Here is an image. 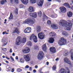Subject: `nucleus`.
<instances>
[{"label": "nucleus", "mask_w": 73, "mask_h": 73, "mask_svg": "<svg viewBox=\"0 0 73 73\" xmlns=\"http://www.w3.org/2000/svg\"><path fill=\"white\" fill-rule=\"evenodd\" d=\"M59 24L63 27H65V29L68 31H70L72 27V23L70 21H69L68 23H67L65 20H61L59 22Z\"/></svg>", "instance_id": "1"}, {"label": "nucleus", "mask_w": 73, "mask_h": 73, "mask_svg": "<svg viewBox=\"0 0 73 73\" xmlns=\"http://www.w3.org/2000/svg\"><path fill=\"white\" fill-rule=\"evenodd\" d=\"M20 62L21 63H23L24 62V60L23 59H20Z\"/></svg>", "instance_id": "44"}, {"label": "nucleus", "mask_w": 73, "mask_h": 73, "mask_svg": "<svg viewBox=\"0 0 73 73\" xmlns=\"http://www.w3.org/2000/svg\"><path fill=\"white\" fill-rule=\"evenodd\" d=\"M17 71L18 72H21L23 70L22 69L20 68H18L17 70Z\"/></svg>", "instance_id": "40"}, {"label": "nucleus", "mask_w": 73, "mask_h": 73, "mask_svg": "<svg viewBox=\"0 0 73 73\" xmlns=\"http://www.w3.org/2000/svg\"><path fill=\"white\" fill-rule=\"evenodd\" d=\"M64 61L66 63H67L68 64L70 65L71 64V62L69 60V59L67 58H65L64 59Z\"/></svg>", "instance_id": "14"}, {"label": "nucleus", "mask_w": 73, "mask_h": 73, "mask_svg": "<svg viewBox=\"0 0 73 73\" xmlns=\"http://www.w3.org/2000/svg\"><path fill=\"white\" fill-rule=\"evenodd\" d=\"M38 36L40 40H43L45 38V35L42 32L39 33L38 34Z\"/></svg>", "instance_id": "9"}, {"label": "nucleus", "mask_w": 73, "mask_h": 73, "mask_svg": "<svg viewBox=\"0 0 73 73\" xmlns=\"http://www.w3.org/2000/svg\"><path fill=\"white\" fill-rule=\"evenodd\" d=\"M33 72L34 73H36V70H34Z\"/></svg>", "instance_id": "52"}, {"label": "nucleus", "mask_w": 73, "mask_h": 73, "mask_svg": "<svg viewBox=\"0 0 73 73\" xmlns=\"http://www.w3.org/2000/svg\"><path fill=\"white\" fill-rule=\"evenodd\" d=\"M49 35L50 36H56V34L54 32H51L49 34Z\"/></svg>", "instance_id": "29"}, {"label": "nucleus", "mask_w": 73, "mask_h": 73, "mask_svg": "<svg viewBox=\"0 0 73 73\" xmlns=\"http://www.w3.org/2000/svg\"><path fill=\"white\" fill-rule=\"evenodd\" d=\"M63 5L65 6V7H67V8H70V7L68 3H65Z\"/></svg>", "instance_id": "26"}, {"label": "nucleus", "mask_w": 73, "mask_h": 73, "mask_svg": "<svg viewBox=\"0 0 73 73\" xmlns=\"http://www.w3.org/2000/svg\"><path fill=\"white\" fill-rule=\"evenodd\" d=\"M2 50H3V51H4V52H5L7 50V49H6V48H2Z\"/></svg>", "instance_id": "46"}, {"label": "nucleus", "mask_w": 73, "mask_h": 73, "mask_svg": "<svg viewBox=\"0 0 73 73\" xmlns=\"http://www.w3.org/2000/svg\"><path fill=\"white\" fill-rule=\"evenodd\" d=\"M26 39V38H23L22 39L20 36H18L16 39L15 44L17 45H19L21 43H25Z\"/></svg>", "instance_id": "2"}, {"label": "nucleus", "mask_w": 73, "mask_h": 73, "mask_svg": "<svg viewBox=\"0 0 73 73\" xmlns=\"http://www.w3.org/2000/svg\"><path fill=\"white\" fill-rule=\"evenodd\" d=\"M29 68V66L27 65L25 67V69H28Z\"/></svg>", "instance_id": "45"}, {"label": "nucleus", "mask_w": 73, "mask_h": 73, "mask_svg": "<svg viewBox=\"0 0 73 73\" xmlns=\"http://www.w3.org/2000/svg\"><path fill=\"white\" fill-rule=\"evenodd\" d=\"M30 3L31 4H35L36 0H30Z\"/></svg>", "instance_id": "33"}, {"label": "nucleus", "mask_w": 73, "mask_h": 73, "mask_svg": "<svg viewBox=\"0 0 73 73\" xmlns=\"http://www.w3.org/2000/svg\"><path fill=\"white\" fill-rule=\"evenodd\" d=\"M30 40H33L35 42H37V37L34 34L31 36L30 38Z\"/></svg>", "instance_id": "7"}, {"label": "nucleus", "mask_w": 73, "mask_h": 73, "mask_svg": "<svg viewBox=\"0 0 73 73\" xmlns=\"http://www.w3.org/2000/svg\"><path fill=\"white\" fill-rule=\"evenodd\" d=\"M67 72L68 73H70V71H69V70L68 68H67Z\"/></svg>", "instance_id": "47"}, {"label": "nucleus", "mask_w": 73, "mask_h": 73, "mask_svg": "<svg viewBox=\"0 0 73 73\" xmlns=\"http://www.w3.org/2000/svg\"><path fill=\"white\" fill-rule=\"evenodd\" d=\"M51 28L53 29H58V26L57 25L53 24L51 25Z\"/></svg>", "instance_id": "22"}, {"label": "nucleus", "mask_w": 73, "mask_h": 73, "mask_svg": "<svg viewBox=\"0 0 73 73\" xmlns=\"http://www.w3.org/2000/svg\"><path fill=\"white\" fill-rule=\"evenodd\" d=\"M57 1H58V2H60L61 0H56Z\"/></svg>", "instance_id": "62"}, {"label": "nucleus", "mask_w": 73, "mask_h": 73, "mask_svg": "<svg viewBox=\"0 0 73 73\" xmlns=\"http://www.w3.org/2000/svg\"><path fill=\"white\" fill-rule=\"evenodd\" d=\"M60 73H66V71L65 69L62 68L60 70Z\"/></svg>", "instance_id": "30"}, {"label": "nucleus", "mask_w": 73, "mask_h": 73, "mask_svg": "<svg viewBox=\"0 0 73 73\" xmlns=\"http://www.w3.org/2000/svg\"><path fill=\"white\" fill-rule=\"evenodd\" d=\"M68 52H64L63 53V55L64 56H68Z\"/></svg>", "instance_id": "37"}, {"label": "nucleus", "mask_w": 73, "mask_h": 73, "mask_svg": "<svg viewBox=\"0 0 73 73\" xmlns=\"http://www.w3.org/2000/svg\"><path fill=\"white\" fill-rule=\"evenodd\" d=\"M24 59L25 60L26 62L29 61L31 60V55H30V54H28L25 55Z\"/></svg>", "instance_id": "8"}, {"label": "nucleus", "mask_w": 73, "mask_h": 73, "mask_svg": "<svg viewBox=\"0 0 73 73\" xmlns=\"http://www.w3.org/2000/svg\"><path fill=\"white\" fill-rule=\"evenodd\" d=\"M7 2V1L5 0H3L1 1L0 3L1 4L3 5V4H4L5 3H6Z\"/></svg>", "instance_id": "31"}, {"label": "nucleus", "mask_w": 73, "mask_h": 73, "mask_svg": "<svg viewBox=\"0 0 73 73\" xmlns=\"http://www.w3.org/2000/svg\"><path fill=\"white\" fill-rule=\"evenodd\" d=\"M71 2L73 4V0H71Z\"/></svg>", "instance_id": "64"}, {"label": "nucleus", "mask_w": 73, "mask_h": 73, "mask_svg": "<svg viewBox=\"0 0 73 73\" xmlns=\"http://www.w3.org/2000/svg\"><path fill=\"white\" fill-rule=\"evenodd\" d=\"M27 44L28 46H32V42L31 41H28Z\"/></svg>", "instance_id": "32"}, {"label": "nucleus", "mask_w": 73, "mask_h": 73, "mask_svg": "<svg viewBox=\"0 0 73 73\" xmlns=\"http://www.w3.org/2000/svg\"><path fill=\"white\" fill-rule=\"evenodd\" d=\"M50 52L53 53H54L56 52V48L54 47H50Z\"/></svg>", "instance_id": "18"}, {"label": "nucleus", "mask_w": 73, "mask_h": 73, "mask_svg": "<svg viewBox=\"0 0 73 73\" xmlns=\"http://www.w3.org/2000/svg\"><path fill=\"white\" fill-rule=\"evenodd\" d=\"M13 16L12 15V14L11 13V14L10 15V17L9 18V20H11V19H13Z\"/></svg>", "instance_id": "34"}, {"label": "nucleus", "mask_w": 73, "mask_h": 73, "mask_svg": "<svg viewBox=\"0 0 73 73\" xmlns=\"http://www.w3.org/2000/svg\"><path fill=\"white\" fill-rule=\"evenodd\" d=\"M37 58L40 60H42L44 57V52L42 51H40L39 53L37 56Z\"/></svg>", "instance_id": "5"}, {"label": "nucleus", "mask_w": 73, "mask_h": 73, "mask_svg": "<svg viewBox=\"0 0 73 73\" xmlns=\"http://www.w3.org/2000/svg\"><path fill=\"white\" fill-rule=\"evenodd\" d=\"M8 42V39L6 38L5 39L3 38L2 39L1 42H4L3 45H5L7 44V42Z\"/></svg>", "instance_id": "15"}, {"label": "nucleus", "mask_w": 73, "mask_h": 73, "mask_svg": "<svg viewBox=\"0 0 73 73\" xmlns=\"http://www.w3.org/2000/svg\"><path fill=\"white\" fill-rule=\"evenodd\" d=\"M29 70H30V71H32V68L31 67H30L29 68Z\"/></svg>", "instance_id": "49"}, {"label": "nucleus", "mask_w": 73, "mask_h": 73, "mask_svg": "<svg viewBox=\"0 0 73 73\" xmlns=\"http://www.w3.org/2000/svg\"><path fill=\"white\" fill-rule=\"evenodd\" d=\"M44 2V0H41L38 3V5L40 7H42L43 3Z\"/></svg>", "instance_id": "23"}, {"label": "nucleus", "mask_w": 73, "mask_h": 73, "mask_svg": "<svg viewBox=\"0 0 73 73\" xmlns=\"http://www.w3.org/2000/svg\"><path fill=\"white\" fill-rule=\"evenodd\" d=\"M71 9L72 10V11H73V6L71 8Z\"/></svg>", "instance_id": "61"}, {"label": "nucleus", "mask_w": 73, "mask_h": 73, "mask_svg": "<svg viewBox=\"0 0 73 73\" xmlns=\"http://www.w3.org/2000/svg\"><path fill=\"white\" fill-rule=\"evenodd\" d=\"M13 33H16L17 34H19V33H20V31H19V28L17 27L14 28V29Z\"/></svg>", "instance_id": "11"}, {"label": "nucleus", "mask_w": 73, "mask_h": 73, "mask_svg": "<svg viewBox=\"0 0 73 73\" xmlns=\"http://www.w3.org/2000/svg\"><path fill=\"white\" fill-rule=\"evenodd\" d=\"M35 68H36V69H37V68H38V66H37V65H36L35 66Z\"/></svg>", "instance_id": "54"}, {"label": "nucleus", "mask_w": 73, "mask_h": 73, "mask_svg": "<svg viewBox=\"0 0 73 73\" xmlns=\"http://www.w3.org/2000/svg\"><path fill=\"white\" fill-rule=\"evenodd\" d=\"M12 72H14V69H12L11 70Z\"/></svg>", "instance_id": "56"}, {"label": "nucleus", "mask_w": 73, "mask_h": 73, "mask_svg": "<svg viewBox=\"0 0 73 73\" xmlns=\"http://www.w3.org/2000/svg\"><path fill=\"white\" fill-rule=\"evenodd\" d=\"M51 17H54V15H51Z\"/></svg>", "instance_id": "60"}, {"label": "nucleus", "mask_w": 73, "mask_h": 73, "mask_svg": "<svg viewBox=\"0 0 73 73\" xmlns=\"http://www.w3.org/2000/svg\"><path fill=\"white\" fill-rule=\"evenodd\" d=\"M47 48H46V44H44L42 46V49L46 52V49Z\"/></svg>", "instance_id": "21"}, {"label": "nucleus", "mask_w": 73, "mask_h": 73, "mask_svg": "<svg viewBox=\"0 0 73 73\" xmlns=\"http://www.w3.org/2000/svg\"><path fill=\"white\" fill-rule=\"evenodd\" d=\"M35 23V20L29 19H26L24 22V24L33 25Z\"/></svg>", "instance_id": "3"}, {"label": "nucleus", "mask_w": 73, "mask_h": 73, "mask_svg": "<svg viewBox=\"0 0 73 73\" xmlns=\"http://www.w3.org/2000/svg\"><path fill=\"white\" fill-rule=\"evenodd\" d=\"M30 16L34 18H36L37 17V13H31L30 14Z\"/></svg>", "instance_id": "20"}, {"label": "nucleus", "mask_w": 73, "mask_h": 73, "mask_svg": "<svg viewBox=\"0 0 73 73\" xmlns=\"http://www.w3.org/2000/svg\"><path fill=\"white\" fill-rule=\"evenodd\" d=\"M21 1L23 4L24 5H27L28 3V0H21Z\"/></svg>", "instance_id": "17"}, {"label": "nucleus", "mask_w": 73, "mask_h": 73, "mask_svg": "<svg viewBox=\"0 0 73 73\" xmlns=\"http://www.w3.org/2000/svg\"><path fill=\"white\" fill-rule=\"evenodd\" d=\"M47 24L48 25H50L51 24V22L49 20L47 21Z\"/></svg>", "instance_id": "43"}, {"label": "nucleus", "mask_w": 73, "mask_h": 73, "mask_svg": "<svg viewBox=\"0 0 73 73\" xmlns=\"http://www.w3.org/2000/svg\"><path fill=\"white\" fill-rule=\"evenodd\" d=\"M58 59H59V58H58L56 59L55 60L56 61H58Z\"/></svg>", "instance_id": "55"}, {"label": "nucleus", "mask_w": 73, "mask_h": 73, "mask_svg": "<svg viewBox=\"0 0 73 73\" xmlns=\"http://www.w3.org/2000/svg\"><path fill=\"white\" fill-rule=\"evenodd\" d=\"M8 70L9 71V72H10V71L11 70V67H9L8 68Z\"/></svg>", "instance_id": "50"}, {"label": "nucleus", "mask_w": 73, "mask_h": 73, "mask_svg": "<svg viewBox=\"0 0 73 73\" xmlns=\"http://www.w3.org/2000/svg\"><path fill=\"white\" fill-rule=\"evenodd\" d=\"M12 56H15V53H13V54Z\"/></svg>", "instance_id": "63"}, {"label": "nucleus", "mask_w": 73, "mask_h": 73, "mask_svg": "<svg viewBox=\"0 0 73 73\" xmlns=\"http://www.w3.org/2000/svg\"><path fill=\"white\" fill-rule=\"evenodd\" d=\"M15 58H16V60H18V56H16V57Z\"/></svg>", "instance_id": "58"}, {"label": "nucleus", "mask_w": 73, "mask_h": 73, "mask_svg": "<svg viewBox=\"0 0 73 73\" xmlns=\"http://www.w3.org/2000/svg\"><path fill=\"white\" fill-rule=\"evenodd\" d=\"M36 31L37 32H40L41 31V27L40 26H38L36 27Z\"/></svg>", "instance_id": "25"}, {"label": "nucleus", "mask_w": 73, "mask_h": 73, "mask_svg": "<svg viewBox=\"0 0 73 73\" xmlns=\"http://www.w3.org/2000/svg\"><path fill=\"white\" fill-rule=\"evenodd\" d=\"M54 41V39L52 37L50 38L48 40L49 42L51 44H52Z\"/></svg>", "instance_id": "24"}, {"label": "nucleus", "mask_w": 73, "mask_h": 73, "mask_svg": "<svg viewBox=\"0 0 73 73\" xmlns=\"http://www.w3.org/2000/svg\"><path fill=\"white\" fill-rule=\"evenodd\" d=\"M62 35L65 36H68V33L65 31H62Z\"/></svg>", "instance_id": "28"}, {"label": "nucleus", "mask_w": 73, "mask_h": 73, "mask_svg": "<svg viewBox=\"0 0 73 73\" xmlns=\"http://www.w3.org/2000/svg\"><path fill=\"white\" fill-rule=\"evenodd\" d=\"M52 69L53 70H56V66H54L52 67Z\"/></svg>", "instance_id": "41"}, {"label": "nucleus", "mask_w": 73, "mask_h": 73, "mask_svg": "<svg viewBox=\"0 0 73 73\" xmlns=\"http://www.w3.org/2000/svg\"><path fill=\"white\" fill-rule=\"evenodd\" d=\"M30 48L29 47H27L25 50H23V53H28L30 52Z\"/></svg>", "instance_id": "12"}, {"label": "nucleus", "mask_w": 73, "mask_h": 73, "mask_svg": "<svg viewBox=\"0 0 73 73\" xmlns=\"http://www.w3.org/2000/svg\"><path fill=\"white\" fill-rule=\"evenodd\" d=\"M12 48H11L10 49L9 52L10 53H12Z\"/></svg>", "instance_id": "48"}, {"label": "nucleus", "mask_w": 73, "mask_h": 73, "mask_svg": "<svg viewBox=\"0 0 73 73\" xmlns=\"http://www.w3.org/2000/svg\"><path fill=\"white\" fill-rule=\"evenodd\" d=\"M32 31V28L30 27L26 28L24 31V33H29L31 32Z\"/></svg>", "instance_id": "10"}, {"label": "nucleus", "mask_w": 73, "mask_h": 73, "mask_svg": "<svg viewBox=\"0 0 73 73\" xmlns=\"http://www.w3.org/2000/svg\"><path fill=\"white\" fill-rule=\"evenodd\" d=\"M5 62L6 63H7V64H8V63H9V62L7 60H6Z\"/></svg>", "instance_id": "57"}, {"label": "nucleus", "mask_w": 73, "mask_h": 73, "mask_svg": "<svg viewBox=\"0 0 73 73\" xmlns=\"http://www.w3.org/2000/svg\"><path fill=\"white\" fill-rule=\"evenodd\" d=\"M19 7L21 8H24V5L23 4H21L19 5Z\"/></svg>", "instance_id": "42"}, {"label": "nucleus", "mask_w": 73, "mask_h": 73, "mask_svg": "<svg viewBox=\"0 0 73 73\" xmlns=\"http://www.w3.org/2000/svg\"><path fill=\"white\" fill-rule=\"evenodd\" d=\"M15 13L16 15L18 14V9H16V10L15 11Z\"/></svg>", "instance_id": "39"}, {"label": "nucleus", "mask_w": 73, "mask_h": 73, "mask_svg": "<svg viewBox=\"0 0 73 73\" xmlns=\"http://www.w3.org/2000/svg\"><path fill=\"white\" fill-rule=\"evenodd\" d=\"M30 40H33L35 42H37V37L34 34L31 36L30 38Z\"/></svg>", "instance_id": "6"}, {"label": "nucleus", "mask_w": 73, "mask_h": 73, "mask_svg": "<svg viewBox=\"0 0 73 73\" xmlns=\"http://www.w3.org/2000/svg\"><path fill=\"white\" fill-rule=\"evenodd\" d=\"M60 9L61 12L62 13H65V12H66V8H65L64 7H60Z\"/></svg>", "instance_id": "13"}, {"label": "nucleus", "mask_w": 73, "mask_h": 73, "mask_svg": "<svg viewBox=\"0 0 73 73\" xmlns=\"http://www.w3.org/2000/svg\"><path fill=\"white\" fill-rule=\"evenodd\" d=\"M72 13L70 11H69L67 13V16L69 17H71L72 16Z\"/></svg>", "instance_id": "27"}, {"label": "nucleus", "mask_w": 73, "mask_h": 73, "mask_svg": "<svg viewBox=\"0 0 73 73\" xmlns=\"http://www.w3.org/2000/svg\"><path fill=\"white\" fill-rule=\"evenodd\" d=\"M11 4H18L19 3V0H10V1Z\"/></svg>", "instance_id": "16"}, {"label": "nucleus", "mask_w": 73, "mask_h": 73, "mask_svg": "<svg viewBox=\"0 0 73 73\" xmlns=\"http://www.w3.org/2000/svg\"><path fill=\"white\" fill-rule=\"evenodd\" d=\"M28 10L30 12H33L35 11L34 8L32 6H30L29 8L28 9Z\"/></svg>", "instance_id": "19"}, {"label": "nucleus", "mask_w": 73, "mask_h": 73, "mask_svg": "<svg viewBox=\"0 0 73 73\" xmlns=\"http://www.w3.org/2000/svg\"><path fill=\"white\" fill-rule=\"evenodd\" d=\"M10 58H11V60H12V61H14V59L11 56Z\"/></svg>", "instance_id": "51"}, {"label": "nucleus", "mask_w": 73, "mask_h": 73, "mask_svg": "<svg viewBox=\"0 0 73 73\" xmlns=\"http://www.w3.org/2000/svg\"><path fill=\"white\" fill-rule=\"evenodd\" d=\"M38 48V46L36 45H34V50H37Z\"/></svg>", "instance_id": "35"}, {"label": "nucleus", "mask_w": 73, "mask_h": 73, "mask_svg": "<svg viewBox=\"0 0 73 73\" xmlns=\"http://www.w3.org/2000/svg\"><path fill=\"white\" fill-rule=\"evenodd\" d=\"M49 63L48 62H46V65H49Z\"/></svg>", "instance_id": "59"}, {"label": "nucleus", "mask_w": 73, "mask_h": 73, "mask_svg": "<svg viewBox=\"0 0 73 73\" xmlns=\"http://www.w3.org/2000/svg\"><path fill=\"white\" fill-rule=\"evenodd\" d=\"M67 43L66 39L64 38H61L58 42V44L60 45H64Z\"/></svg>", "instance_id": "4"}, {"label": "nucleus", "mask_w": 73, "mask_h": 73, "mask_svg": "<svg viewBox=\"0 0 73 73\" xmlns=\"http://www.w3.org/2000/svg\"><path fill=\"white\" fill-rule=\"evenodd\" d=\"M5 33H6V31H5V32H3L2 33V34L3 35H5Z\"/></svg>", "instance_id": "53"}, {"label": "nucleus", "mask_w": 73, "mask_h": 73, "mask_svg": "<svg viewBox=\"0 0 73 73\" xmlns=\"http://www.w3.org/2000/svg\"><path fill=\"white\" fill-rule=\"evenodd\" d=\"M38 13L39 16L40 17H41L42 16V13L41 11H39Z\"/></svg>", "instance_id": "38"}, {"label": "nucleus", "mask_w": 73, "mask_h": 73, "mask_svg": "<svg viewBox=\"0 0 73 73\" xmlns=\"http://www.w3.org/2000/svg\"><path fill=\"white\" fill-rule=\"evenodd\" d=\"M43 17H44V19H45V18H46L48 19H50V18L48 17H46V15H45V14H43Z\"/></svg>", "instance_id": "36"}]
</instances>
